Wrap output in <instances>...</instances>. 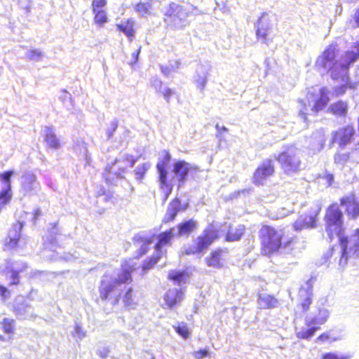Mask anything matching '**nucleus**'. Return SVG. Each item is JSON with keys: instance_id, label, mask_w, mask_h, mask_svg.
<instances>
[{"instance_id": "nucleus-39", "label": "nucleus", "mask_w": 359, "mask_h": 359, "mask_svg": "<svg viewBox=\"0 0 359 359\" xmlns=\"http://www.w3.org/2000/svg\"><path fill=\"white\" fill-rule=\"evenodd\" d=\"M135 11L139 13L142 16H145L150 14V9L151 8V4L150 2H137L135 5Z\"/></svg>"}, {"instance_id": "nucleus-51", "label": "nucleus", "mask_w": 359, "mask_h": 359, "mask_svg": "<svg viewBox=\"0 0 359 359\" xmlns=\"http://www.w3.org/2000/svg\"><path fill=\"white\" fill-rule=\"evenodd\" d=\"M351 87L352 86L351 85H348V84L341 85V86H337L334 88V93H335L336 95H337V96L341 95L346 93L347 88H351Z\"/></svg>"}, {"instance_id": "nucleus-43", "label": "nucleus", "mask_w": 359, "mask_h": 359, "mask_svg": "<svg viewBox=\"0 0 359 359\" xmlns=\"http://www.w3.org/2000/svg\"><path fill=\"white\" fill-rule=\"evenodd\" d=\"M107 4V0H93L91 3L92 11L103 10Z\"/></svg>"}, {"instance_id": "nucleus-23", "label": "nucleus", "mask_w": 359, "mask_h": 359, "mask_svg": "<svg viewBox=\"0 0 359 359\" xmlns=\"http://www.w3.org/2000/svg\"><path fill=\"white\" fill-rule=\"evenodd\" d=\"M329 93L330 91L325 87L319 90V97L315 100L311 109L313 112L318 113L328 104L330 100Z\"/></svg>"}, {"instance_id": "nucleus-48", "label": "nucleus", "mask_w": 359, "mask_h": 359, "mask_svg": "<svg viewBox=\"0 0 359 359\" xmlns=\"http://www.w3.org/2000/svg\"><path fill=\"white\" fill-rule=\"evenodd\" d=\"M194 359H203L209 355V352L206 349H200L192 353Z\"/></svg>"}, {"instance_id": "nucleus-22", "label": "nucleus", "mask_w": 359, "mask_h": 359, "mask_svg": "<svg viewBox=\"0 0 359 359\" xmlns=\"http://www.w3.org/2000/svg\"><path fill=\"white\" fill-rule=\"evenodd\" d=\"M183 299V292L179 289H169L163 295L165 307L172 309L177 306Z\"/></svg>"}, {"instance_id": "nucleus-60", "label": "nucleus", "mask_w": 359, "mask_h": 359, "mask_svg": "<svg viewBox=\"0 0 359 359\" xmlns=\"http://www.w3.org/2000/svg\"><path fill=\"white\" fill-rule=\"evenodd\" d=\"M354 235L355 236H357L359 239V229H356L355 231H354Z\"/></svg>"}, {"instance_id": "nucleus-40", "label": "nucleus", "mask_w": 359, "mask_h": 359, "mask_svg": "<svg viewBox=\"0 0 359 359\" xmlns=\"http://www.w3.org/2000/svg\"><path fill=\"white\" fill-rule=\"evenodd\" d=\"M149 168V163H144L135 170V174L137 180L141 181L144 177Z\"/></svg>"}, {"instance_id": "nucleus-44", "label": "nucleus", "mask_w": 359, "mask_h": 359, "mask_svg": "<svg viewBox=\"0 0 359 359\" xmlns=\"http://www.w3.org/2000/svg\"><path fill=\"white\" fill-rule=\"evenodd\" d=\"M24 178H25V182L23 183L24 189L26 191H29V190L32 189V187L30 186V184H32V183H34L36 181L35 175L33 174H29V175H25L24 177Z\"/></svg>"}, {"instance_id": "nucleus-53", "label": "nucleus", "mask_w": 359, "mask_h": 359, "mask_svg": "<svg viewBox=\"0 0 359 359\" xmlns=\"http://www.w3.org/2000/svg\"><path fill=\"white\" fill-rule=\"evenodd\" d=\"M9 290L6 287L0 285V297L5 300L9 297Z\"/></svg>"}, {"instance_id": "nucleus-57", "label": "nucleus", "mask_w": 359, "mask_h": 359, "mask_svg": "<svg viewBox=\"0 0 359 359\" xmlns=\"http://www.w3.org/2000/svg\"><path fill=\"white\" fill-rule=\"evenodd\" d=\"M41 215V212L39 208H36L34 210L33 212V219L34 220H36L38 217Z\"/></svg>"}, {"instance_id": "nucleus-63", "label": "nucleus", "mask_w": 359, "mask_h": 359, "mask_svg": "<svg viewBox=\"0 0 359 359\" xmlns=\"http://www.w3.org/2000/svg\"><path fill=\"white\" fill-rule=\"evenodd\" d=\"M134 163H135V160H133V161H132V162H131L130 165H131V166H133V164H134Z\"/></svg>"}, {"instance_id": "nucleus-14", "label": "nucleus", "mask_w": 359, "mask_h": 359, "mask_svg": "<svg viewBox=\"0 0 359 359\" xmlns=\"http://www.w3.org/2000/svg\"><path fill=\"white\" fill-rule=\"evenodd\" d=\"M154 236L137 233L133 237V244L137 248L135 259H139L148 253L149 246L154 242Z\"/></svg>"}, {"instance_id": "nucleus-8", "label": "nucleus", "mask_w": 359, "mask_h": 359, "mask_svg": "<svg viewBox=\"0 0 359 359\" xmlns=\"http://www.w3.org/2000/svg\"><path fill=\"white\" fill-rule=\"evenodd\" d=\"M190 13L182 5L170 3L164 13V22L174 27H184Z\"/></svg>"}, {"instance_id": "nucleus-33", "label": "nucleus", "mask_w": 359, "mask_h": 359, "mask_svg": "<svg viewBox=\"0 0 359 359\" xmlns=\"http://www.w3.org/2000/svg\"><path fill=\"white\" fill-rule=\"evenodd\" d=\"M339 243L341 249L339 264L344 267L347 264L349 258L348 253V238L347 236H341L339 239Z\"/></svg>"}, {"instance_id": "nucleus-29", "label": "nucleus", "mask_w": 359, "mask_h": 359, "mask_svg": "<svg viewBox=\"0 0 359 359\" xmlns=\"http://www.w3.org/2000/svg\"><path fill=\"white\" fill-rule=\"evenodd\" d=\"M264 14L259 18L257 22V26L256 29V36L258 40H260L262 43H268L271 41L269 33V28L266 25L262 19Z\"/></svg>"}, {"instance_id": "nucleus-49", "label": "nucleus", "mask_w": 359, "mask_h": 359, "mask_svg": "<svg viewBox=\"0 0 359 359\" xmlns=\"http://www.w3.org/2000/svg\"><path fill=\"white\" fill-rule=\"evenodd\" d=\"M348 358L345 355H338L334 353H326L323 354L321 359H348Z\"/></svg>"}, {"instance_id": "nucleus-4", "label": "nucleus", "mask_w": 359, "mask_h": 359, "mask_svg": "<svg viewBox=\"0 0 359 359\" xmlns=\"http://www.w3.org/2000/svg\"><path fill=\"white\" fill-rule=\"evenodd\" d=\"M135 268L133 264L130 263L129 260L124 259L121 264L117 278L114 279L111 283L104 281L101 282L100 287V295L103 300H106L109 297V294L119 290L120 285L122 284H130L133 281V273Z\"/></svg>"}, {"instance_id": "nucleus-20", "label": "nucleus", "mask_w": 359, "mask_h": 359, "mask_svg": "<svg viewBox=\"0 0 359 359\" xmlns=\"http://www.w3.org/2000/svg\"><path fill=\"white\" fill-rule=\"evenodd\" d=\"M317 213H304L298 217L293 223V227L296 231L304 229L314 228L316 226Z\"/></svg>"}, {"instance_id": "nucleus-34", "label": "nucleus", "mask_w": 359, "mask_h": 359, "mask_svg": "<svg viewBox=\"0 0 359 359\" xmlns=\"http://www.w3.org/2000/svg\"><path fill=\"white\" fill-rule=\"evenodd\" d=\"M162 255L156 252V254L146 258L141 264V269L144 273L149 270L152 269L155 265L160 261Z\"/></svg>"}, {"instance_id": "nucleus-6", "label": "nucleus", "mask_w": 359, "mask_h": 359, "mask_svg": "<svg viewBox=\"0 0 359 359\" xmlns=\"http://www.w3.org/2000/svg\"><path fill=\"white\" fill-rule=\"evenodd\" d=\"M275 158L286 175L296 173L300 170L301 160L297 150L290 147L280 152Z\"/></svg>"}, {"instance_id": "nucleus-64", "label": "nucleus", "mask_w": 359, "mask_h": 359, "mask_svg": "<svg viewBox=\"0 0 359 359\" xmlns=\"http://www.w3.org/2000/svg\"><path fill=\"white\" fill-rule=\"evenodd\" d=\"M222 130H224V131H226V130H227V129H226V128H224V127H223V128H222Z\"/></svg>"}, {"instance_id": "nucleus-54", "label": "nucleus", "mask_w": 359, "mask_h": 359, "mask_svg": "<svg viewBox=\"0 0 359 359\" xmlns=\"http://www.w3.org/2000/svg\"><path fill=\"white\" fill-rule=\"evenodd\" d=\"M13 172L11 170L6 171L0 175L1 180L8 183V187H10L11 177L13 175Z\"/></svg>"}, {"instance_id": "nucleus-11", "label": "nucleus", "mask_w": 359, "mask_h": 359, "mask_svg": "<svg viewBox=\"0 0 359 359\" xmlns=\"http://www.w3.org/2000/svg\"><path fill=\"white\" fill-rule=\"evenodd\" d=\"M163 156L156 164V169L158 172V178L160 182V188L165 189L164 201H165L172 191V185L168 181L167 179V167L171 159V156L168 150L163 151Z\"/></svg>"}, {"instance_id": "nucleus-12", "label": "nucleus", "mask_w": 359, "mask_h": 359, "mask_svg": "<svg viewBox=\"0 0 359 359\" xmlns=\"http://www.w3.org/2000/svg\"><path fill=\"white\" fill-rule=\"evenodd\" d=\"M313 288V278H311L306 281L305 285H302L299 289L297 306L303 313H307L312 304Z\"/></svg>"}, {"instance_id": "nucleus-17", "label": "nucleus", "mask_w": 359, "mask_h": 359, "mask_svg": "<svg viewBox=\"0 0 359 359\" xmlns=\"http://www.w3.org/2000/svg\"><path fill=\"white\" fill-rule=\"evenodd\" d=\"M198 168L195 165H191L188 162L179 160L173 165L172 172L177 177V180L180 184H183L188 177L189 173L196 172Z\"/></svg>"}, {"instance_id": "nucleus-21", "label": "nucleus", "mask_w": 359, "mask_h": 359, "mask_svg": "<svg viewBox=\"0 0 359 359\" xmlns=\"http://www.w3.org/2000/svg\"><path fill=\"white\" fill-rule=\"evenodd\" d=\"M175 236L173 227L161 232L156 237V243L154 245L156 251L162 255L163 248L170 246Z\"/></svg>"}, {"instance_id": "nucleus-16", "label": "nucleus", "mask_w": 359, "mask_h": 359, "mask_svg": "<svg viewBox=\"0 0 359 359\" xmlns=\"http://www.w3.org/2000/svg\"><path fill=\"white\" fill-rule=\"evenodd\" d=\"M108 299H111L113 305L119 304L121 300L124 306L127 309L132 308L135 304L133 299V289L132 287H128L124 292L119 289V290H116L115 292H111L109 294Z\"/></svg>"}, {"instance_id": "nucleus-10", "label": "nucleus", "mask_w": 359, "mask_h": 359, "mask_svg": "<svg viewBox=\"0 0 359 359\" xmlns=\"http://www.w3.org/2000/svg\"><path fill=\"white\" fill-rule=\"evenodd\" d=\"M228 260L229 250L219 247L210 251L204 259V264L210 269L221 270L225 268Z\"/></svg>"}, {"instance_id": "nucleus-31", "label": "nucleus", "mask_w": 359, "mask_h": 359, "mask_svg": "<svg viewBox=\"0 0 359 359\" xmlns=\"http://www.w3.org/2000/svg\"><path fill=\"white\" fill-rule=\"evenodd\" d=\"M155 93L161 95L165 100L168 102L171 96L173 95V90L170 88H164L163 83L161 80L156 79L151 83Z\"/></svg>"}, {"instance_id": "nucleus-62", "label": "nucleus", "mask_w": 359, "mask_h": 359, "mask_svg": "<svg viewBox=\"0 0 359 359\" xmlns=\"http://www.w3.org/2000/svg\"><path fill=\"white\" fill-rule=\"evenodd\" d=\"M0 340H1V341H4V336L0 335Z\"/></svg>"}, {"instance_id": "nucleus-41", "label": "nucleus", "mask_w": 359, "mask_h": 359, "mask_svg": "<svg viewBox=\"0 0 359 359\" xmlns=\"http://www.w3.org/2000/svg\"><path fill=\"white\" fill-rule=\"evenodd\" d=\"M11 198V187L8 186L7 189L0 192V209L10 201Z\"/></svg>"}, {"instance_id": "nucleus-46", "label": "nucleus", "mask_w": 359, "mask_h": 359, "mask_svg": "<svg viewBox=\"0 0 359 359\" xmlns=\"http://www.w3.org/2000/svg\"><path fill=\"white\" fill-rule=\"evenodd\" d=\"M20 240V236L15 238H9L8 241L6 243L5 246L7 250H11L15 248Z\"/></svg>"}, {"instance_id": "nucleus-55", "label": "nucleus", "mask_w": 359, "mask_h": 359, "mask_svg": "<svg viewBox=\"0 0 359 359\" xmlns=\"http://www.w3.org/2000/svg\"><path fill=\"white\" fill-rule=\"evenodd\" d=\"M353 255L355 259H359V239L353 245Z\"/></svg>"}, {"instance_id": "nucleus-28", "label": "nucleus", "mask_w": 359, "mask_h": 359, "mask_svg": "<svg viewBox=\"0 0 359 359\" xmlns=\"http://www.w3.org/2000/svg\"><path fill=\"white\" fill-rule=\"evenodd\" d=\"M116 27L117 30L125 34L130 41H133L136 32L134 20L128 18L121 24H116Z\"/></svg>"}, {"instance_id": "nucleus-56", "label": "nucleus", "mask_w": 359, "mask_h": 359, "mask_svg": "<svg viewBox=\"0 0 359 359\" xmlns=\"http://www.w3.org/2000/svg\"><path fill=\"white\" fill-rule=\"evenodd\" d=\"M206 83V78H201L197 81V86L198 88L203 89Z\"/></svg>"}, {"instance_id": "nucleus-25", "label": "nucleus", "mask_w": 359, "mask_h": 359, "mask_svg": "<svg viewBox=\"0 0 359 359\" xmlns=\"http://www.w3.org/2000/svg\"><path fill=\"white\" fill-rule=\"evenodd\" d=\"M359 59V51L346 50L344 52L340 61V72L344 71L348 72L351 65Z\"/></svg>"}, {"instance_id": "nucleus-7", "label": "nucleus", "mask_w": 359, "mask_h": 359, "mask_svg": "<svg viewBox=\"0 0 359 359\" xmlns=\"http://www.w3.org/2000/svg\"><path fill=\"white\" fill-rule=\"evenodd\" d=\"M355 136L354 126L348 123L332 132L330 144L337 145L339 148L344 149L354 141Z\"/></svg>"}, {"instance_id": "nucleus-26", "label": "nucleus", "mask_w": 359, "mask_h": 359, "mask_svg": "<svg viewBox=\"0 0 359 359\" xmlns=\"http://www.w3.org/2000/svg\"><path fill=\"white\" fill-rule=\"evenodd\" d=\"M348 105L347 102L339 100L331 104L328 112L336 117H346L348 115Z\"/></svg>"}, {"instance_id": "nucleus-15", "label": "nucleus", "mask_w": 359, "mask_h": 359, "mask_svg": "<svg viewBox=\"0 0 359 359\" xmlns=\"http://www.w3.org/2000/svg\"><path fill=\"white\" fill-rule=\"evenodd\" d=\"M340 205L344 207L345 212L352 219L359 217V201L355 194L341 197L339 200Z\"/></svg>"}, {"instance_id": "nucleus-36", "label": "nucleus", "mask_w": 359, "mask_h": 359, "mask_svg": "<svg viewBox=\"0 0 359 359\" xmlns=\"http://www.w3.org/2000/svg\"><path fill=\"white\" fill-rule=\"evenodd\" d=\"M187 276L188 274L185 271L171 270L168 272V280L180 284L184 281Z\"/></svg>"}, {"instance_id": "nucleus-35", "label": "nucleus", "mask_w": 359, "mask_h": 359, "mask_svg": "<svg viewBox=\"0 0 359 359\" xmlns=\"http://www.w3.org/2000/svg\"><path fill=\"white\" fill-rule=\"evenodd\" d=\"M2 330L5 334L12 336L15 330V321L14 319L5 318L1 322Z\"/></svg>"}, {"instance_id": "nucleus-58", "label": "nucleus", "mask_w": 359, "mask_h": 359, "mask_svg": "<svg viewBox=\"0 0 359 359\" xmlns=\"http://www.w3.org/2000/svg\"><path fill=\"white\" fill-rule=\"evenodd\" d=\"M140 50H141V47H140L135 53H133V57L135 58V62L137 61Z\"/></svg>"}, {"instance_id": "nucleus-13", "label": "nucleus", "mask_w": 359, "mask_h": 359, "mask_svg": "<svg viewBox=\"0 0 359 359\" xmlns=\"http://www.w3.org/2000/svg\"><path fill=\"white\" fill-rule=\"evenodd\" d=\"M275 173V165L272 159H266L255 169L252 180L255 185H262L265 180Z\"/></svg>"}, {"instance_id": "nucleus-27", "label": "nucleus", "mask_w": 359, "mask_h": 359, "mask_svg": "<svg viewBox=\"0 0 359 359\" xmlns=\"http://www.w3.org/2000/svg\"><path fill=\"white\" fill-rule=\"evenodd\" d=\"M177 236H189L197 229L198 222L194 219H190L189 220L179 223L177 225Z\"/></svg>"}, {"instance_id": "nucleus-50", "label": "nucleus", "mask_w": 359, "mask_h": 359, "mask_svg": "<svg viewBox=\"0 0 359 359\" xmlns=\"http://www.w3.org/2000/svg\"><path fill=\"white\" fill-rule=\"evenodd\" d=\"M330 339H332V341H337V338L333 337L331 338V336L328 332H323L320 334L316 339V341H320V342H325Z\"/></svg>"}, {"instance_id": "nucleus-9", "label": "nucleus", "mask_w": 359, "mask_h": 359, "mask_svg": "<svg viewBox=\"0 0 359 359\" xmlns=\"http://www.w3.org/2000/svg\"><path fill=\"white\" fill-rule=\"evenodd\" d=\"M329 313L326 309H320L316 316L306 320L307 329L298 332L297 337L299 339H309L320 329L328 320Z\"/></svg>"}, {"instance_id": "nucleus-19", "label": "nucleus", "mask_w": 359, "mask_h": 359, "mask_svg": "<svg viewBox=\"0 0 359 359\" xmlns=\"http://www.w3.org/2000/svg\"><path fill=\"white\" fill-rule=\"evenodd\" d=\"M188 207V205H182L181 200L179 198H173L169 203L167 208L166 215L163 219L164 224H168L173 222L177 214L185 210Z\"/></svg>"}, {"instance_id": "nucleus-1", "label": "nucleus", "mask_w": 359, "mask_h": 359, "mask_svg": "<svg viewBox=\"0 0 359 359\" xmlns=\"http://www.w3.org/2000/svg\"><path fill=\"white\" fill-rule=\"evenodd\" d=\"M258 238L260 242V253L268 257L280 253L293 243L292 238L285 240L283 229L266 224H261Z\"/></svg>"}, {"instance_id": "nucleus-47", "label": "nucleus", "mask_w": 359, "mask_h": 359, "mask_svg": "<svg viewBox=\"0 0 359 359\" xmlns=\"http://www.w3.org/2000/svg\"><path fill=\"white\" fill-rule=\"evenodd\" d=\"M11 273L12 280L10 282L9 285H19L20 282V271L18 270H12Z\"/></svg>"}, {"instance_id": "nucleus-24", "label": "nucleus", "mask_w": 359, "mask_h": 359, "mask_svg": "<svg viewBox=\"0 0 359 359\" xmlns=\"http://www.w3.org/2000/svg\"><path fill=\"white\" fill-rule=\"evenodd\" d=\"M245 226L243 224H230L225 235V241L227 242L239 241L245 234Z\"/></svg>"}, {"instance_id": "nucleus-45", "label": "nucleus", "mask_w": 359, "mask_h": 359, "mask_svg": "<svg viewBox=\"0 0 359 359\" xmlns=\"http://www.w3.org/2000/svg\"><path fill=\"white\" fill-rule=\"evenodd\" d=\"M27 56L29 60H38L42 57V53L38 49H32L27 52Z\"/></svg>"}, {"instance_id": "nucleus-61", "label": "nucleus", "mask_w": 359, "mask_h": 359, "mask_svg": "<svg viewBox=\"0 0 359 359\" xmlns=\"http://www.w3.org/2000/svg\"><path fill=\"white\" fill-rule=\"evenodd\" d=\"M355 151L359 150V142L356 144L355 147L354 148Z\"/></svg>"}, {"instance_id": "nucleus-3", "label": "nucleus", "mask_w": 359, "mask_h": 359, "mask_svg": "<svg viewBox=\"0 0 359 359\" xmlns=\"http://www.w3.org/2000/svg\"><path fill=\"white\" fill-rule=\"evenodd\" d=\"M219 238V229L214 223H210L202 233L194 239L192 244L184 248L183 254L188 256L203 255Z\"/></svg>"}, {"instance_id": "nucleus-52", "label": "nucleus", "mask_w": 359, "mask_h": 359, "mask_svg": "<svg viewBox=\"0 0 359 359\" xmlns=\"http://www.w3.org/2000/svg\"><path fill=\"white\" fill-rule=\"evenodd\" d=\"M74 335L81 339L86 336V332L80 325H76L74 327Z\"/></svg>"}, {"instance_id": "nucleus-59", "label": "nucleus", "mask_w": 359, "mask_h": 359, "mask_svg": "<svg viewBox=\"0 0 359 359\" xmlns=\"http://www.w3.org/2000/svg\"><path fill=\"white\" fill-rule=\"evenodd\" d=\"M353 47L359 51V39L353 43Z\"/></svg>"}, {"instance_id": "nucleus-18", "label": "nucleus", "mask_w": 359, "mask_h": 359, "mask_svg": "<svg viewBox=\"0 0 359 359\" xmlns=\"http://www.w3.org/2000/svg\"><path fill=\"white\" fill-rule=\"evenodd\" d=\"M121 160L116 159L108 165L104 170V177L107 183H111L115 179L123 178L126 168L120 165Z\"/></svg>"}, {"instance_id": "nucleus-38", "label": "nucleus", "mask_w": 359, "mask_h": 359, "mask_svg": "<svg viewBox=\"0 0 359 359\" xmlns=\"http://www.w3.org/2000/svg\"><path fill=\"white\" fill-rule=\"evenodd\" d=\"M175 331L184 339H187L191 335V331L185 322H181L173 326Z\"/></svg>"}, {"instance_id": "nucleus-37", "label": "nucleus", "mask_w": 359, "mask_h": 359, "mask_svg": "<svg viewBox=\"0 0 359 359\" xmlns=\"http://www.w3.org/2000/svg\"><path fill=\"white\" fill-rule=\"evenodd\" d=\"M94 13L93 21L98 27H103L108 22L107 12L104 10L93 11Z\"/></svg>"}, {"instance_id": "nucleus-5", "label": "nucleus", "mask_w": 359, "mask_h": 359, "mask_svg": "<svg viewBox=\"0 0 359 359\" xmlns=\"http://www.w3.org/2000/svg\"><path fill=\"white\" fill-rule=\"evenodd\" d=\"M325 230L332 241L335 236H339L343 230V213L337 203L330 205L324 216Z\"/></svg>"}, {"instance_id": "nucleus-2", "label": "nucleus", "mask_w": 359, "mask_h": 359, "mask_svg": "<svg viewBox=\"0 0 359 359\" xmlns=\"http://www.w3.org/2000/svg\"><path fill=\"white\" fill-rule=\"evenodd\" d=\"M339 53L338 43L332 41L317 57L315 62L316 68L326 71L334 80H338L340 76Z\"/></svg>"}, {"instance_id": "nucleus-30", "label": "nucleus", "mask_w": 359, "mask_h": 359, "mask_svg": "<svg viewBox=\"0 0 359 359\" xmlns=\"http://www.w3.org/2000/svg\"><path fill=\"white\" fill-rule=\"evenodd\" d=\"M257 302L262 309H271L277 306L278 304V299L271 294L258 295Z\"/></svg>"}, {"instance_id": "nucleus-32", "label": "nucleus", "mask_w": 359, "mask_h": 359, "mask_svg": "<svg viewBox=\"0 0 359 359\" xmlns=\"http://www.w3.org/2000/svg\"><path fill=\"white\" fill-rule=\"evenodd\" d=\"M44 141L46 142L48 147L52 149H57L60 147L61 144L59 139L57 137L53 129L52 128H46L45 130Z\"/></svg>"}, {"instance_id": "nucleus-42", "label": "nucleus", "mask_w": 359, "mask_h": 359, "mask_svg": "<svg viewBox=\"0 0 359 359\" xmlns=\"http://www.w3.org/2000/svg\"><path fill=\"white\" fill-rule=\"evenodd\" d=\"M351 28H359V6L355 8L352 18L348 22Z\"/></svg>"}]
</instances>
